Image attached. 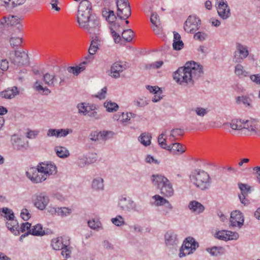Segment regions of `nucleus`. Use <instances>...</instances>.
I'll return each mask as SVG.
<instances>
[{"label":"nucleus","instance_id":"obj_1","mask_svg":"<svg viewBox=\"0 0 260 260\" xmlns=\"http://www.w3.org/2000/svg\"><path fill=\"white\" fill-rule=\"evenodd\" d=\"M203 74V67L201 64L190 61L186 62L183 67L179 68L174 73L173 78L179 85L191 86L194 81Z\"/></svg>","mask_w":260,"mask_h":260},{"label":"nucleus","instance_id":"obj_2","mask_svg":"<svg viewBox=\"0 0 260 260\" xmlns=\"http://www.w3.org/2000/svg\"><path fill=\"white\" fill-rule=\"evenodd\" d=\"M189 178L190 182L201 190H208L211 186V178L208 173L204 170L197 169L193 171Z\"/></svg>","mask_w":260,"mask_h":260},{"label":"nucleus","instance_id":"obj_3","mask_svg":"<svg viewBox=\"0 0 260 260\" xmlns=\"http://www.w3.org/2000/svg\"><path fill=\"white\" fill-rule=\"evenodd\" d=\"M151 181L154 186L160 190V193L166 197H172L174 194V189L170 181L161 175H153Z\"/></svg>","mask_w":260,"mask_h":260},{"label":"nucleus","instance_id":"obj_4","mask_svg":"<svg viewBox=\"0 0 260 260\" xmlns=\"http://www.w3.org/2000/svg\"><path fill=\"white\" fill-rule=\"evenodd\" d=\"M66 79L65 71L61 69L56 73H46L43 75L42 79L45 84L50 87L61 86L66 82Z\"/></svg>","mask_w":260,"mask_h":260},{"label":"nucleus","instance_id":"obj_5","mask_svg":"<svg viewBox=\"0 0 260 260\" xmlns=\"http://www.w3.org/2000/svg\"><path fill=\"white\" fill-rule=\"evenodd\" d=\"M92 6L88 0H82L78 7L77 21L80 26H85V23L93 16L91 15Z\"/></svg>","mask_w":260,"mask_h":260},{"label":"nucleus","instance_id":"obj_6","mask_svg":"<svg viewBox=\"0 0 260 260\" xmlns=\"http://www.w3.org/2000/svg\"><path fill=\"white\" fill-rule=\"evenodd\" d=\"M1 212L3 213L1 215L5 218L8 229L14 234H17L18 232L16 229L18 228V221L15 219L13 211L11 209L4 207L1 209Z\"/></svg>","mask_w":260,"mask_h":260},{"label":"nucleus","instance_id":"obj_7","mask_svg":"<svg viewBox=\"0 0 260 260\" xmlns=\"http://www.w3.org/2000/svg\"><path fill=\"white\" fill-rule=\"evenodd\" d=\"M198 247L199 244L192 237L187 238L180 248L179 257H183L192 253Z\"/></svg>","mask_w":260,"mask_h":260},{"label":"nucleus","instance_id":"obj_8","mask_svg":"<svg viewBox=\"0 0 260 260\" xmlns=\"http://www.w3.org/2000/svg\"><path fill=\"white\" fill-rule=\"evenodd\" d=\"M118 207L123 211L130 212H139L136 203L130 198L121 197L118 202Z\"/></svg>","mask_w":260,"mask_h":260},{"label":"nucleus","instance_id":"obj_9","mask_svg":"<svg viewBox=\"0 0 260 260\" xmlns=\"http://www.w3.org/2000/svg\"><path fill=\"white\" fill-rule=\"evenodd\" d=\"M117 15L120 19H126L131 15V10L128 0H116Z\"/></svg>","mask_w":260,"mask_h":260},{"label":"nucleus","instance_id":"obj_10","mask_svg":"<svg viewBox=\"0 0 260 260\" xmlns=\"http://www.w3.org/2000/svg\"><path fill=\"white\" fill-rule=\"evenodd\" d=\"M34 206L40 210H44L48 205L50 200L45 192L35 193L32 197Z\"/></svg>","mask_w":260,"mask_h":260},{"label":"nucleus","instance_id":"obj_11","mask_svg":"<svg viewBox=\"0 0 260 260\" xmlns=\"http://www.w3.org/2000/svg\"><path fill=\"white\" fill-rule=\"evenodd\" d=\"M26 177L35 184L43 182L46 180L42 171L37 166V168H30L26 172Z\"/></svg>","mask_w":260,"mask_h":260},{"label":"nucleus","instance_id":"obj_12","mask_svg":"<svg viewBox=\"0 0 260 260\" xmlns=\"http://www.w3.org/2000/svg\"><path fill=\"white\" fill-rule=\"evenodd\" d=\"M201 25L199 19L194 16H189L184 23V29L187 33H194Z\"/></svg>","mask_w":260,"mask_h":260},{"label":"nucleus","instance_id":"obj_13","mask_svg":"<svg viewBox=\"0 0 260 260\" xmlns=\"http://www.w3.org/2000/svg\"><path fill=\"white\" fill-rule=\"evenodd\" d=\"M38 166L40 168V170L43 173L46 179L50 176L55 175L57 172V168L53 162H41Z\"/></svg>","mask_w":260,"mask_h":260},{"label":"nucleus","instance_id":"obj_14","mask_svg":"<svg viewBox=\"0 0 260 260\" xmlns=\"http://www.w3.org/2000/svg\"><path fill=\"white\" fill-rule=\"evenodd\" d=\"M236 48L239 55H237L236 52L233 59L235 62L240 63L248 56L249 52L247 46L240 43H236Z\"/></svg>","mask_w":260,"mask_h":260},{"label":"nucleus","instance_id":"obj_15","mask_svg":"<svg viewBox=\"0 0 260 260\" xmlns=\"http://www.w3.org/2000/svg\"><path fill=\"white\" fill-rule=\"evenodd\" d=\"M85 25V26L81 27L86 30L89 34L96 35L99 33V21L94 16L87 21Z\"/></svg>","mask_w":260,"mask_h":260},{"label":"nucleus","instance_id":"obj_16","mask_svg":"<svg viewBox=\"0 0 260 260\" xmlns=\"http://www.w3.org/2000/svg\"><path fill=\"white\" fill-rule=\"evenodd\" d=\"M244 222V215L241 211L235 210L231 212L230 220V226L241 228L243 225Z\"/></svg>","mask_w":260,"mask_h":260},{"label":"nucleus","instance_id":"obj_17","mask_svg":"<svg viewBox=\"0 0 260 260\" xmlns=\"http://www.w3.org/2000/svg\"><path fill=\"white\" fill-rule=\"evenodd\" d=\"M15 57L11 59V62L17 66H24L28 63V56L25 51L14 50Z\"/></svg>","mask_w":260,"mask_h":260},{"label":"nucleus","instance_id":"obj_18","mask_svg":"<svg viewBox=\"0 0 260 260\" xmlns=\"http://www.w3.org/2000/svg\"><path fill=\"white\" fill-rule=\"evenodd\" d=\"M26 0H1V11L9 12L18 6L24 4Z\"/></svg>","mask_w":260,"mask_h":260},{"label":"nucleus","instance_id":"obj_19","mask_svg":"<svg viewBox=\"0 0 260 260\" xmlns=\"http://www.w3.org/2000/svg\"><path fill=\"white\" fill-rule=\"evenodd\" d=\"M216 237L221 240H236L239 238V234L237 232H232L231 231L222 230L218 231L215 234Z\"/></svg>","mask_w":260,"mask_h":260},{"label":"nucleus","instance_id":"obj_20","mask_svg":"<svg viewBox=\"0 0 260 260\" xmlns=\"http://www.w3.org/2000/svg\"><path fill=\"white\" fill-rule=\"evenodd\" d=\"M165 238L166 244L170 248H176L179 243L177 236L173 231L167 232L165 235Z\"/></svg>","mask_w":260,"mask_h":260},{"label":"nucleus","instance_id":"obj_21","mask_svg":"<svg viewBox=\"0 0 260 260\" xmlns=\"http://www.w3.org/2000/svg\"><path fill=\"white\" fill-rule=\"evenodd\" d=\"M21 19L17 16H4L3 18V21H1V25L5 26H17L18 29L22 27V25L20 23Z\"/></svg>","mask_w":260,"mask_h":260},{"label":"nucleus","instance_id":"obj_22","mask_svg":"<svg viewBox=\"0 0 260 260\" xmlns=\"http://www.w3.org/2000/svg\"><path fill=\"white\" fill-rule=\"evenodd\" d=\"M219 16L223 20L229 18L231 16V10L227 2H220L217 7Z\"/></svg>","mask_w":260,"mask_h":260},{"label":"nucleus","instance_id":"obj_23","mask_svg":"<svg viewBox=\"0 0 260 260\" xmlns=\"http://www.w3.org/2000/svg\"><path fill=\"white\" fill-rule=\"evenodd\" d=\"M12 144L14 149L16 150L27 149L28 146V142L26 143L22 139L17 135H13L11 137Z\"/></svg>","mask_w":260,"mask_h":260},{"label":"nucleus","instance_id":"obj_24","mask_svg":"<svg viewBox=\"0 0 260 260\" xmlns=\"http://www.w3.org/2000/svg\"><path fill=\"white\" fill-rule=\"evenodd\" d=\"M13 31V29L12 28H10L6 31L3 30L2 34L3 35H8L9 37L11 36L9 38V42L12 48H14L15 47H18L21 45L22 42V39L19 37H12Z\"/></svg>","mask_w":260,"mask_h":260},{"label":"nucleus","instance_id":"obj_25","mask_svg":"<svg viewBox=\"0 0 260 260\" xmlns=\"http://www.w3.org/2000/svg\"><path fill=\"white\" fill-rule=\"evenodd\" d=\"M126 69L125 66L122 65L120 62H115L111 68V76L115 78L120 77V73L122 72Z\"/></svg>","mask_w":260,"mask_h":260},{"label":"nucleus","instance_id":"obj_26","mask_svg":"<svg viewBox=\"0 0 260 260\" xmlns=\"http://www.w3.org/2000/svg\"><path fill=\"white\" fill-rule=\"evenodd\" d=\"M188 207L189 210L196 214H200L205 210L204 206L201 203L196 201L190 202Z\"/></svg>","mask_w":260,"mask_h":260},{"label":"nucleus","instance_id":"obj_27","mask_svg":"<svg viewBox=\"0 0 260 260\" xmlns=\"http://www.w3.org/2000/svg\"><path fill=\"white\" fill-rule=\"evenodd\" d=\"M93 39L91 42L90 46L88 49V52L90 55H94L96 53L99 46H101V39L96 35H95V37L93 39V37L92 38Z\"/></svg>","mask_w":260,"mask_h":260},{"label":"nucleus","instance_id":"obj_28","mask_svg":"<svg viewBox=\"0 0 260 260\" xmlns=\"http://www.w3.org/2000/svg\"><path fill=\"white\" fill-rule=\"evenodd\" d=\"M19 92L18 88L16 86H13L11 88H8L1 92V96L5 99H11L18 95Z\"/></svg>","mask_w":260,"mask_h":260},{"label":"nucleus","instance_id":"obj_29","mask_svg":"<svg viewBox=\"0 0 260 260\" xmlns=\"http://www.w3.org/2000/svg\"><path fill=\"white\" fill-rule=\"evenodd\" d=\"M107 135V132H98L97 131H94L90 133L89 136V138L91 141L96 142L101 140H105Z\"/></svg>","mask_w":260,"mask_h":260},{"label":"nucleus","instance_id":"obj_30","mask_svg":"<svg viewBox=\"0 0 260 260\" xmlns=\"http://www.w3.org/2000/svg\"><path fill=\"white\" fill-rule=\"evenodd\" d=\"M242 129H246L253 134H256L257 127L255 122L251 120L243 119Z\"/></svg>","mask_w":260,"mask_h":260},{"label":"nucleus","instance_id":"obj_31","mask_svg":"<svg viewBox=\"0 0 260 260\" xmlns=\"http://www.w3.org/2000/svg\"><path fill=\"white\" fill-rule=\"evenodd\" d=\"M91 187L95 191L103 190L104 188V179L101 177L94 178L91 183Z\"/></svg>","mask_w":260,"mask_h":260},{"label":"nucleus","instance_id":"obj_32","mask_svg":"<svg viewBox=\"0 0 260 260\" xmlns=\"http://www.w3.org/2000/svg\"><path fill=\"white\" fill-rule=\"evenodd\" d=\"M170 148L167 150L170 151L173 154H181L185 151V149L183 146L178 143H173L172 145L169 146Z\"/></svg>","mask_w":260,"mask_h":260},{"label":"nucleus","instance_id":"obj_33","mask_svg":"<svg viewBox=\"0 0 260 260\" xmlns=\"http://www.w3.org/2000/svg\"><path fill=\"white\" fill-rule=\"evenodd\" d=\"M28 232L29 234L36 236H42L45 234V232L43 230L42 225L41 224H37L31 227Z\"/></svg>","mask_w":260,"mask_h":260},{"label":"nucleus","instance_id":"obj_34","mask_svg":"<svg viewBox=\"0 0 260 260\" xmlns=\"http://www.w3.org/2000/svg\"><path fill=\"white\" fill-rule=\"evenodd\" d=\"M243 119H234L231 122L224 124L226 127H231L233 130H240L242 129Z\"/></svg>","mask_w":260,"mask_h":260},{"label":"nucleus","instance_id":"obj_35","mask_svg":"<svg viewBox=\"0 0 260 260\" xmlns=\"http://www.w3.org/2000/svg\"><path fill=\"white\" fill-rule=\"evenodd\" d=\"M54 150L58 157L64 158L70 155V152L66 147L58 146L54 148Z\"/></svg>","mask_w":260,"mask_h":260},{"label":"nucleus","instance_id":"obj_36","mask_svg":"<svg viewBox=\"0 0 260 260\" xmlns=\"http://www.w3.org/2000/svg\"><path fill=\"white\" fill-rule=\"evenodd\" d=\"M102 15L109 23L114 22L116 19V16L113 11L104 8L102 11Z\"/></svg>","mask_w":260,"mask_h":260},{"label":"nucleus","instance_id":"obj_37","mask_svg":"<svg viewBox=\"0 0 260 260\" xmlns=\"http://www.w3.org/2000/svg\"><path fill=\"white\" fill-rule=\"evenodd\" d=\"M66 244H63L62 237H57L52 240L51 245L52 248L55 250H60Z\"/></svg>","mask_w":260,"mask_h":260},{"label":"nucleus","instance_id":"obj_38","mask_svg":"<svg viewBox=\"0 0 260 260\" xmlns=\"http://www.w3.org/2000/svg\"><path fill=\"white\" fill-rule=\"evenodd\" d=\"M207 252L214 256H218L224 253L225 250L221 246H214L212 248H208L206 249Z\"/></svg>","mask_w":260,"mask_h":260},{"label":"nucleus","instance_id":"obj_39","mask_svg":"<svg viewBox=\"0 0 260 260\" xmlns=\"http://www.w3.org/2000/svg\"><path fill=\"white\" fill-rule=\"evenodd\" d=\"M252 99L247 96H241L236 98V103L238 104H242L245 107H252Z\"/></svg>","mask_w":260,"mask_h":260},{"label":"nucleus","instance_id":"obj_40","mask_svg":"<svg viewBox=\"0 0 260 260\" xmlns=\"http://www.w3.org/2000/svg\"><path fill=\"white\" fill-rule=\"evenodd\" d=\"M95 161L94 160H90V158H88L85 156L79 157L77 160L76 164L80 168H84L90 164L94 162Z\"/></svg>","mask_w":260,"mask_h":260},{"label":"nucleus","instance_id":"obj_41","mask_svg":"<svg viewBox=\"0 0 260 260\" xmlns=\"http://www.w3.org/2000/svg\"><path fill=\"white\" fill-rule=\"evenodd\" d=\"M150 21L155 26L153 28V31L156 33H158L160 23L159 16L156 13H152L151 15Z\"/></svg>","mask_w":260,"mask_h":260},{"label":"nucleus","instance_id":"obj_42","mask_svg":"<svg viewBox=\"0 0 260 260\" xmlns=\"http://www.w3.org/2000/svg\"><path fill=\"white\" fill-rule=\"evenodd\" d=\"M151 135L149 133H142L139 137V141L145 146L150 145L151 143Z\"/></svg>","mask_w":260,"mask_h":260},{"label":"nucleus","instance_id":"obj_43","mask_svg":"<svg viewBox=\"0 0 260 260\" xmlns=\"http://www.w3.org/2000/svg\"><path fill=\"white\" fill-rule=\"evenodd\" d=\"M34 88L38 92L45 95H48L51 93V90L47 87H43L39 81L35 82Z\"/></svg>","mask_w":260,"mask_h":260},{"label":"nucleus","instance_id":"obj_44","mask_svg":"<svg viewBox=\"0 0 260 260\" xmlns=\"http://www.w3.org/2000/svg\"><path fill=\"white\" fill-rule=\"evenodd\" d=\"M104 107L106 110L109 112H114L118 110V105L114 102L111 101H106L104 103Z\"/></svg>","mask_w":260,"mask_h":260},{"label":"nucleus","instance_id":"obj_45","mask_svg":"<svg viewBox=\"0 0 260 260\" xmlns=\"http://www.w3.org/2000/svg\"><path fill=\"white\" fill-rule=\"evenodd\" d=\"M152 199L154 200V205L156 206H164L169 201L164 197L156 194L152 197Z\"/></svg>","mask_w":260,"mask_h":260},{"label":"nucleus","instance_id":"obj_46","mask_svg":"<svg viewBox=\"0 0 260 260\" xmlns=\"http://www.w3.org/2000/svg\"><path fill=\"white\" fill-rule=\"evenodd\" d=\"M95 107L91 106L89 107V110L88 111L87 115L93 120H98L101 118L102 116L99 114L96 111H94Z\"/></svg>","mask_w":260,"mask_h":260},{"label":"nucleus","instance_id":"obj_47","mask_svg":"<svg viewBox=\"0 0 260 260\" xmlns=\"http://www.w3.org/2000/svg\"><path fill=\"white\" fill-rule=\"evenodd\" d=\"M235 73L240 77H246L248 75V73L244 69V67L240 64L236 66Z\"/></svg>","mask_w":260,"mask_h":260},{"label":"nucleus","instance_id":"obj_48","mask_svg":"<svg viewBox=\"0 0 260 260\" xmlns=\"http://www.w3.org/2000/svg\"><path fill=\"white\" fill-rule=\"evenodd\" d=\"M122 38L127 42H131L134 37V32L131 29L123 30L122 34Z\"/></svg>","mask_w":260,"mask_h":260},{"label":"nucleus","instance_id":"obj_49","mask_svg":"<svg viewBox=\"0 0 260 260\" xmlns=\"http://www.w3.org/2000/svg\"><path fill=\"white\" fill-rule=\"evenodd\" d=\"M58 211V216L64 217L69 216L71 214L72 209L68 207H59V210Z\"/></svg>","mask_w":260,"mask_h":260},{"label":"nucleus","instance_id":"obj_50","mask_svg":"<svg viewBox=\"0 0 260 260\" xmlns=\"http://www.w3.org/2000/svg\"><path fill=\"white\" fill-rule=\"evenodd\" d=\"M31 224L28 222L23 223L21 224L20 227H19V224H18V228H17L16 230L18 231V233L17 234H14L15 235H18L20 232L24 233L26 231H28L30 229Z\"/></svg>","mask_w":260,"mask_h":260},{"label":"nucleus","instance_id":"obj_51","mask_svg":"<svg viewBox=\"0 0 260 260\" xmlns=\"http://www.w3.org/2000/svg\"><path fill=\"white\" fill-rule=\"evenodd\" d=\"M184 134V130L181 128H174L171 131L170 138H173L174 140L177 139V137L182 136Z\"/></svg>","mask_w":260,"mask_h":260},{"label":"nucleus","instance_id":"obj_52","mask_svg":"<svg viewBox=\"0 0 260 260\" xmlns=\"http://www.w3.org/2000/svg\"><path fill=\"white\" fill-rule=\"evenodd\" d=\"M62 250L61 254V255L66 258H69L71 257V254L72 253V248L70 246H69L68 245H64V246Z\"/></svg>","mask_w":260,"mask_h":260},{"label":"nucleus","instance_id":"obj_53","mask_svg":"<svg viewBox=\"0 0 260 260\" xmlns=\"http://www.w3.org/2000/svg\"><path fill=\"white\" fill-rule=\"evenodd\" d=\"M135 105L138 107H144L148 104V101L146 98H140L134 101Z\"/></svg>","mask_w":260,"mask_h":260},{"label":"nucleus","instance_id":"obj_54","mask_svg":"<svg viewBox=\"0 0 260 260\" xmlns=\"http://www.w3.org/2000/svg\"><path fill=\"white\" fill-rule=\"evenodd\" d=\"M73 133L72 129H57V138L65 137L69 134Z\"/></svg>","mask_w":260,"mask_h":260},{"label":"nucleus","instance_id":"obj_55","mask_svg":"<svg viewBox=\"0 0 260 260\" xmlns=\"http://www.w3.org/2000/svg\"><path fill=\"white\" fill-rule=\"evenodd\" d=\"M90 106H85L84 103H80L77 105V108L78 109V112L80 114H82L84 116L87 115L88 111L89 110Z\"/></svg>","mask_w":260,"mask_h":260},{"label":"nucleus","instance_id":"obj_56","mask_svg":"<svg viewBox=\"0 0 260 260\" xmlns=\"http://www.w3.org/2000/svg\"><path fill=\"white\" fill-rule=\"evenodd\" d=\"M88 226L93 230H99L102 229V224L98 220H91L88 221Z\"/></svg>","mask_w":260,"mask_h":260},{"label":"nucleus","instance_id":"obj_57","mask_svg":"<svg viewBox=\"0 0 260 260\" xmlns=\"http://www.w3.org/2000/svg\"><path fill=\"white\" fill-rule=\"evenodd\" d=\"M164 62L161 60L157 61L150 64H146L145 69H157L160 68L163 64Z\"/></svg>","mask_w":260,"mask_h":260},{"label":"nucleus","instance_id":"obj_58","mask_svg":"<svg viewBox=\"0 0 260 260\" xmlns=\"http://www.w3.org/2000/svg\"><path fill=\"white\" fill-rule=\"evenodd\" d=\"M164 136L165 134L163 133L159 135L158 137V143L161 148L167 150L170 147H169V146H168L166 144V139L164 138Z\"/></svg>","mask_w":260,"mask_h":260},{"label":"nucleus","instance_id":"obj_59","mask_svg":"<svg viewBox=\"0 0 260 260\" xmlns=\"http://www.w3.org/2000/svg\"><path fill=\"white\" fill-rule=\"evenodd\" d=\"M111 222L116 226H121L124 224V220L121 215H118L115 218L111 219Z\"/></svg>","mask_w":260,"mask_h":260},{"label":"nucleus","instance_id":"obj_60","mask_svg":"<svg viewBox=\"0 0 260 260\" xmlns=\"http://www.w3.org/2000/svg\"><path fill=\"white\" fill-rule=\"evenodd\" d=\"M173 209L172 205L169 202L164 206V208L161 210V214L163 215L167 216L172 211Z\"/></svg>","mask_w":260,"mask_h":260},{"label":"nucleus","instance_id":"obj_61","mask_svg":"<svg viewBox=\"0 0 260 260\" xmlns=\"http://www.w3.org/2000/svg\"><path fill=\"white\" fill-rule=\"evenodd\" d=\"M238 186L241 193H243V194H248V192L250 190V186L246 184L240 183L238 184Z\"/></svg>","mask_w":260,"mask_h":260},{"label":"nucleus","instance_id":"obj_62","mask_svg":"<svg viewBox=\"0 0 260 260\" xmlns=\"http://www.w3.org/2000/svg\"><path fill=\"white\" fill-rule=\"evenodd\" d=\"M83 68L78 67V66L76 67H70L68 69L69 72L73 73L75 75H78L79 73L83 71Z\"/></svg>","mask_w":260,"mask_h":260},{"label":"nucleus","instance_id":"obj_63","mask_svg":"<svg viewBox=\"0 0 260 260\" xmlns=\"http://www.w3.org/2000/svg\"><path fill=\"white\" fill-rule=\"evenodd\" d=\"M40 132L38 130H28L26 133V137L28 139H35L39 135Z\"/></svg>","mask_w":260,"mask_h":260},{"label":"nucleus","instance_id":"obj_64","mask_svg":"<svg viewBox=\"0 0 260 260\" xmlns=\"http://www.w3.org/2000/svg\"><path fill=\"white\" fill-rule=\"evenodd\" d=\"M20 216L24 220L27 221L30 218L31 215L27 209L23 208L21 210Z\"/></svg>","mask_w":260,"mask_h":260}]
</instances>
